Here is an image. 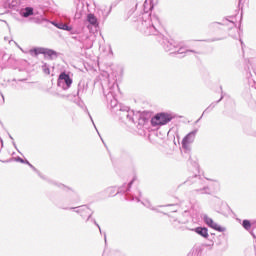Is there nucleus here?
<instances>
[{"label":"nucleus","mask_w":256,"mask_h":256,"mask_svg":"<svg viewBox=\"0 0 256 256\" xmlns=\"http://www.w3.org/2000/svg\"><path fill=\"white\" fill-rule=\"evenodd\" d=\"M195 135H197V130L188 133L182 140V147L184 149H189V145L195 141Z\"/></svg>","instance_id":"5"},{"label":"nucleus","mask_w":256,"mask_h":256,"mask_svg":"<svg viewBox=\"0 0 256 256\" xmlns=\"http://www.w3.org/2000/svg\"><path fill=\"white\" fill-rule=\"evenodd\" d=\"M203 221L210 227V229H214V231H218L219 233L226 231L225 227L217 224V222H214L213 219L207 215L203 216Z\"/></svg>","instance_id":"3"},{"label":"nucleus","mask_w":256,"mask_h":256,"mask_svg":"<svg viewBox=\"0 0 256 256\" xmlns=\"http://www.w3.org/2000/svg\"><path fill=\"white\" fill-rule=\"evenodd\" d=\"M154 21H158V22H159V18H157V17H154Z\"/></svg>","instance_id":"19"},{"label":"nucleus","mask_w":256,"mask_h":256,"mask_svg":"<svg viewBox=\"0 0 256 256\" xmlns=\"http://www.w3.org/2000/svg\"><path fill=\"white\" fill-rule=\"evenodd\" d=\"M73 85V78L65 72L61 73L58 78V87L67 90Z\"/></svg>","instance_id":"2"},{"label":"nucleus","mask_w":256,"mask_h":256,"mask_svg":"<svg viewBox=\"0 0 256 256\" xmlns=\"http://www.w3.org/2000/svg\"><path fill=\"white\" fill-rule=\"evenodd\" d=\"M177 55H183L185 53H189V50L187 49V47L185 45H183L182 43L178 44L176 46V52Z\"/></svg>","instance_id":"10"},{"label":"nucleus","mask_w":256,"mask_h":256,"mask_svg":"<svg viewBox=\"0 0 256 256\" xmlns=\"http://www.w3.org/2000/svg\"><path fill=\"white\" fill-rule=\"evenodd\" d=\"M142 203H143L144 207H147L148 209H154L151 206V202L149 200H144Z\"/></svg>","instance_id":"17"},{"label":"nucleus","mask_w":256,"mask_h":256,"mask_svg":"<svg viewBox=\"0 0 256 256\" xmlns=\"http://www.w3.org/2000/svg\"><path fill=\"white\" fill-rule=\"evenodd\" d=\"M21 5V0H5L4 7L6 9H17Z\"/></svg>","instance_id":"7"},{"label":"nucleus","mask_w":256,"mask_h":256,"mask_svg":"<svg viewBox=\"0 0 256 256\" xmlns=\"http://www.w3.org/2000/svg\"><path fill=\"white\" fill-rule=\"evenodd\" d=\"M87 21L90 23V25H97V17L93 14H88Z\"/></svg>","instance_id":"13"},{"label":"nucleus","mask_w":256,"mask_h":256,"mask_svg":"<svg viewBox=\"0 0 256 256\" xmlns=\"http://www.w3.org/2000/svg\"><path fill=\"white\" fill-rule=\"evenodd\" d=\"M173 119H175V115L173 113L160 112L152 116L150 124L154 129H161L162 127H165V125H168V123H171Z\"/></svg>","instance_id":"1"},{"label":"nucleus","mask_w":256,"mask_h":256,"mask_svg":"<svg viewBox=\"0 0 256 256\" xmlns=\"http://www.w3.org/2000/svg\"><path fill=\"white\" fill-rule=\"evenodd\" d=\"M75 213H79V215H81V217H83V219H86L87 221H89L91 215H93V212H91V209H89V207L87 206L75 208Z\"/></svg>","instance_id":"6"},{"label":"nucleus","mask_w":256,"mask_h":256,"mask_svg":"<svg viewBox=\"0 0 256 256\" xmlns=\"http://www.w3.org/2000/svg\"><path fill=\"white\" fill-rule=\"evenodd\" d=\"M15 160L18 161L19 163H26V165H29V167H31L32 169H35V167H33V165L29 163V161L23 160L21 157H17Z\"/></svg>","instance_id":"16"},{"label":"nucleus","mask_w":256,"mask_h":256,"mask_svg":"<svg viewBox=\"0 0 256 256\" xmlns=\"http://www.w3.org/2000/svg\"><path fill=\"white\" fill-rule=\"evenodd\" d=\"M52 25H54V27H57V29H62V31H73V27L72 26H69L67 24H64V23H55V22H52Z\"/></svg>","instance_id":"9"},{"label":"nucleus","mask_w":256,"mask_h":256,"mask_svg":"<svg viewBox=\"0 0 256 256\" xmlns=\"http://www.w3.org/2000/svg\"><path fill=\"white\" fill-rule=\"evenodd\" d=\"M195 233L207 239L209 237V230L205 227H197L194 229Z\"/></svg>","instance_id":"8"},{"label":"nucleus","mask_w":256,"mask_h":256,"mask_svg":"<svg viewBox=\"0 0 256 256\" xmlns=\"http://www.w3.org/2000/svg\"><path fill=\"white\" fill-rule=\"evenodd\" d=\"M242 226L246 229V231H249L251 229V222L249 220H243Z\"/></svg>","instance_id":"15"},{"label":"nucleus","mask_w":256,"mask_h":256,"mask_svg":"<svg viewBox=\"0 0 256 256\" xmlns=\"http://www.w3.org/2000/svg\"><path fill=\"white\" fill-rule=\"evenodd\" d=\"M42 69H43V71H44V73H45L46 75H49V73H51V72L49 71V66H47V64H44V65L42 66Z\"/></svg>","instance_id":"18"},{"label":"nucleus","mask_w":256,"mask_h":256,"mask_svg":"<svg viewBox=\"0 0 256 256\" xmlns=\"http://www.w3.org/2000/svg\"><path fill=\"white\" fill-rule=\"evenodd\" d=\"M177 43L176 42H168L165 46L166 51H169L170 53H176L177 51Z\"/></svg>","instance_id":"12"},{"label":"nucleus","mask_w":256,"mask_h":256,"mask_svg":"<svg viewBox=\"0 0 256 256\" xmlns=\"http://www.w3.org/2000/svg\"><path fill=\"white\" fill-rule=\"evenodd\" d=\"M32 55H41V53H45V49L43 48H36L30 51Z\"/></svg>","instance_id":"14"},{"label":"nucleus","mask_w":256,"mask_h":256,"mask_svg":"<svg viewBox=\"0 0 256 256\" xmlns=\"http://www.w3.org/2000/svg\"><path fill=\"white\" fill-rule=\"evenodd\" d=\"M0 143H2V141H1V138H0ZM3 148V146L2 145H0V151H1V149Z\"/></svg>","instance_id":"20"},{"label":"nucleus","mask_w":256,"mask_h":256,"mask_svg":"<svg viewBox=\"0 0 256 256\" xmlns=\"http://www.w3.org/2000/svg\"><path fill=\"white\" fill-rule=\"evenodd\" d=\"M97 227L101 230V227H99V225H97Z\"/></svg>","instance_id":"21"},{"label":"nucleus","mask_w":256,"mask_h":256,"mask_svg":"<svg viewBox=\"0 0 256 256\" xmlns=\"http://www.w3.org/2000/svg\"><path fill=\"white\" fill-rule=\"evenodd\" d=\"M142 25L144 27V32L147 35H157V28L155 27V24L151 23L150 19L144 21Z\"/></svg>","instance_id":"4"},{"label":"nucleus","mask_w":256,"mask_h":256,"mask_svg":"<svg viewBox=\"0 0 256 256\" xmlns=\"http://www.w3.org/2000/svg\"><path fill=\"white\" fill-rule=\"evenodd\" d=\"M20 15L21 17H31V15H33V8L31 7H26V8H23L21 11H20Z\"/></svg>","instance_id":"11"}]
</instances>
